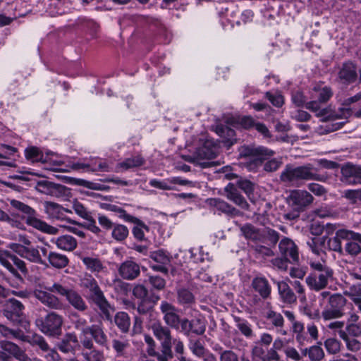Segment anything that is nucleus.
<instances>
[{
    "label": "nucleus",
    "instance_id": "nucleus-1",
    "mask_svg": "<svg viewBox=\"0 0 361 361\" xmlns=\"http://www.w3.org/2000/svg\"><path fill=\"white\" fill-rule=\"evenodd\" d=\"M55 294L64 297L68 302L78 311L85 312L88 308L85 301L78 291L59 282H54L51 286L46 288V290L35 288L33 291L34 297L44 306L50 310H62L65 305Z\"/></svg>",
    "mask_w": 361,
    "mask_h": 361
},
{
    "label": "nucleus",
    "instance_id": "nucleus-2",
    "mask_svg": "<svg viewBox=\"0 0 361 361\" xmlns=\"http://www.w3.org/2000/svg\"><path fill=\"white\" fill-rule=\"evenodd\" d=\"M326 179V175L319 174L317 170L310 164L297 167L286 165L280 175V180L283 183L296 187L300 186L304 180L325 182Z\"/></svg>",
    "mask_w": 361,
    "mask_h": 361
},
{
    "label": "nucleus",
    "instance_id": "nucleus-3",
    "mask_svg": "<svg viewBox=\"0 0 361 361\" xmlns=\"http://www.w3.org/2000/svg\"><path fill=\"white\" fill-rule=\"evenodd\" d=\"M309 264L312 272L305 279L307 285L315 291L324 289L333 279V269L322 257L320 261L311 259Z\"/></svg>",
    "mask_w": 361,
    "mask_h": 361
},
{
    "label": "nucleus",
    "instance_id": "nucleus-4",
    "mask_svg": "<svg viewBox=\"0 0 361 361\" xmlns=\"http://www.w3.org/2000/svg\"><path fill=\"white\" fill-rule=\"evenodd\" d=\"M80 286L91 293L90 298L99 307L102 318L111 321L115 309L109 304L93 276L90 274L85 275L80 280Z\"/></svg>",
    "mask_w": 361,
    "mask_h": 361
},
{
    "label": "nucleus",
    "instance_id": "nucleus-5",
    "mask_svg": "<svg viewBox=\"0 0 361 361\" xmlns=\"http://www.w3.org/2000/svg\"><path fill=\"white\" fill-rule=\"evenodd\" d=\"M9 202L12 209L20 213L21 219H25L27 225L47 234L56 235L59 233L57 228L38 219L36 211L29 205L14 199L10 200Z\"/></svg>",
    "mask_w": 361,
    "mask_h": 361
},
{
    "label": "nucleus",
    "instance_id": "nucleus-6",
    "mask_svg": "<svg viewBox=\"0 0 361 361\" xmlns=\"http://www.w3.org/2000/svg\"><path fill=\"white\" fill-rule=\"evenodd\" d=\"M239 157L247 159L245 167L250 171H256L264 161L274 155V151L264 147L257 145H243L238 149Z\"/></svg>",
    "mask_w": 361,
    "mask_h": 361
},
{
    "label": "nucleus",
    "instance_id": "nucleus-7",
    "mask_svg": "<svg viewBox=\"0 0 361 361\" xmlns=\"http://www.w3.org/2000/svg\"><path fill=\"white\" fill-rule=\"evenodd\" d=\"M240 230L243 237L254 244L262 243L270 246H276L279 240V233L269 228L261 230L247 223L242 225Z\"/></svg>",
    "mask_w": 361,
    "mask_h": 361
},
{
    "label": "nucleus",
    "instance_id": "nucleus-8",
    "mask_svg": "<svg viewBox=\"0 0 361 361\" xmlns=\"http://www.w3.org/2000/svg\"><path fill=\"white\" fill-rule=\"evenodd\" d=\"M9 247L27 261L48 267L47 262L45 259L48 250L47 247L34 246L32 244L29 246H25L20 245V243H11Z\"/></svg>",
    "mask_w": 361,
    "mask_h": 361
},
{
    "label": "nucleus",
    "instance_id": "nucleus-9",
    "mask_svg": "<svg viewBox=\"0 0 361 361\" xmlns=\"http://www.w3.org/2000/svg\"><path fill=\"white\" fill-rule=\"evenodd\" d=\"M347 300L340 293H334L329 298L321 313V317L326 322L341 318L345 312Z\"/></svg>",
    "mask_w": 361,
    "mask_h": 361
},
{
    "label": "nucleus",
    "instance_id": "nucleus-10",
    "mask_svg": "<svg viewBox=\"0 0 361 361\" xmlns=\"http://www.w3.org/2000/svg\"><path fill=\"white\" fill-rule=\"evenodd\" d=\"M63 323V317L55 312H49L44 318L36 320V325L39 329L44 334L50 336L61 334Z\"/></svg>",
    "mask_w": 361,
    "mask_h": 361
},
{
    "label": "nucleus",
    "instance_id": "nucleus-11",
    "mask_svg": "<svg viewBox=\"0 0 361 361\" xmlns=\"http://www.w3.org/2000/svg\"><path fill=\"white\" fill-rule=\"evenodd\" d=\"M24 309L25 307L20 301L16 298H9L6 301L3 314L13 324L18 325L23 321Z\"/></svg>",
    "mask_w": 361,
    "mask_h": 361
},
{
    "label": "nucleus",
    "instance_id": "nucleus-12",
    "mask_svg": "<svg viewBox=\"0 0 361 361\" xmlns=\"http://www.w3.org/2000/svg\"><path fill=\"white\" fill-rule=\"evenodd\" d=\"M207 321L202 317H195L191 320L182 319L180 331L186 336H190L192 334L201 336L206 331Z\"/></svg>",
    "mask_w": 361,
    "mask_h": 361
},
{
    "label": "nucleus",
    "instance_id": "nucleus-13",
    "mask_svg": "<svg viewBox=\"0 0 361 361\" xmlns=\"http://www.w3.org/2000/svg\"><path fill=\"white\" fill-rule=\"evenodd\" d=\"M160 310L163 314V319L166 325L178 330L179 326H181L182 319L178 314L177 308L167 301H162L160 305Z\"/></svg>",
    "mask_w": 361,
    "mask_h": 361
},
{
    "label": "nucleus",
    "instance_id": "nucleus-14",
    "mask_svg": "<svg viewBox=\"0 0 361 361\" xmlns=\"http://www.w3.org/2000/svg\"><path fill=\"white\" fill-rule=\"evenodd\" d=\"M148 329L160 342L161 346H170L171 340L173 337L169 326L164 325L159 320H152L148 324Z\"/></svg>",
    "mask_w": 361,
    "mask_h": 361
},
{
    "label": "nucleus",
    "instance_id": "nucleus-15",
    "mask_svg": "<svg viewBox=\"0 0 361 361\" xmlns=\"http://www.w3.org/2000/svg\"><path fill=\"white\" fill-rule=\"evenodd\" d=\"M44 209L48 218L51 220L71 222V219L66 216V213L71 214L72 211L57 203L46 201L44 203Z\"/></svg>",
    "mask_w": 361,
    "mask_h": 361
},
{
    "label": "nucleus",
    "instance_id": "nucleus-16",
    "mask_svg": "<svg viewBox=\"0 0 361 361\" xmlns=\"http://www.w3.org/2000/svg\"><path fill=\"white\" fill-rule=\"evenodd\" d=\"M357 78V72L356 64L351 61L343 63L338 73V80L339 82L345 85H348L355 82Z\"/></svg>",
    "mask_w": 361,
    "mask_h": 361
},
{
    "label": "nucleus",
    "instance_id": "nucleus-17",
    "mask_svg": "<svg viewBox=\"0 0 361 361\" xmlns=\"http://www.w3.org/2000/svg\"><path fill=\"white\" fill-rule=\"evenodd\" d=\"M281 255L289 259V262L297 263L299 261V253L295 243L287 238H283L279 245Z\"/></svg>",
    "mask_w": 361,
    "mask_h": 361
},
{
    "label": "nucleus",
    "instance_id": "nucleus-18",
    "mask_svg": "<svg viewBox=\"0 0 361 361\" xmlns=\"http://www.w3.org/2000/svg\"><path fill=\"white\" fill-rule=\"evenodd\" d=\"M289 200L293 206L298 210L303 209L313 202L312 195L306 190H293L291 192Z\"/></svg>",
    "mask_w": 361,
    "mask_h": 361
},
{
    "label": "nucleus",
    "instance_id": "nucleus-19",
    "mask_svg": "<svg viewBox=\"0 0 361 361\" xmlns=\"http://www.w3.org/2000/svg\"><path fill=\"white\" fill-rule=\"evenodd\" d=\"M251 288L264 300H267L271 296V286L268 279L264 276L254 277L251 281Z\"/></svg>",
    "mask_w": 361,
    "mask_h": 361
},
{
    "label": "nucleus",
    "instance_id": "nucleus-20",
    "mask_svg": "<svg viewBox=\"0 0 361 361\" xmlns=\"http://www.w3.org/2000/svg\"><path fill=\"white\" fill-rule=\"evenodd\" d=\"M37 186L41 192L56 197L65 196L68 190V188L66 186L48 180L39 182Z\"/></svg>",
    "mask_w": 361,
    "mask_h": 361
},
{
    "label": "nucleus",
    "instance_id": "nucleus-21",
    "mask_svg": "<svg viewBox=\"0 0 361 361\" xmlns=\"http://www.w3.org/2000/svg\"><path fill=\"white\" fill-rule=\"evenodd\" d=\"M118 274L125 280H134L140 274V265L133 260H126L121 264Z\"/></svg>",
    "mask_w": 361,
    "mask_h": 361
},
{
    "label": "nucleus",
    "instance_id": "nucleus-22",
    "mask_svg": "<svg viewBox=\"0 0 361 361\" xmlns=\"http://www.w3.org/2000/svg\"><path fill=\"white\" fill-rule=\"evenodd\" d=\"M264 318L267 323L270 324L273 329H276L277 333L282 336L287 334V331L284 330V319L281 313L269 309L266 312Z\"/></svg>",
    "mask_w": 361,
    "mask_h": 361
},
{
    "label": "nucleus",
    "instance_id": "nucleus-23",
    "mask_svg": "<svg viewBox=\"0 0 361 361\" xmlns=\"http://www.w3.org/2000/svg\"><path fill=\"white\" fill-rule=\"evenodd\" d=\"M78 344V339L75 334L67 333L56 343V347L61 353L74 354Z\"/></svg>",
    "mask_w": 361,
    "mask_h": 361
},
{
    "label": "nucleus",
    "instance_id": "nucleus-24",
    "mask_svg": "<svg viewBox=\"0 0 361 361\" xmlns=\"http://www.w3.org/2000/svg\"><path fill=\"white\" fill-rule=\"evenodd\" d=\"M225 192H226V197L228 200L245 210L249 209V204L245 197L239 193L233 183H230L226 186Z\"/></svg>",
    "mask_w": 361,
    "mask_h": 361
},
{
    "label": "nucleus",
    "instance_id": "nucleus-25",
    "mask_svg": "<svg viewBox=\"0 0 361 361\" xmlns=\"http://www.w3.org/2000/svg\"><path fill=\"white\" fill-rule=\"evenodd\" d=\"M215 132L222 139V142L228 148L232 146L237 140L234 130L226 125H216Z\"/></svg>",
    "mask_w": 361,
    "mask_h": 361
},
{
    "label": "nucleus",
    "instance_id": "nucleus-26",
    "mask_svg": "<svg viewBox=\"0 0 361 361\" xmlns=\"http://www.w3.org/2000/svg\"><path fill=\"white\" fill-rule=\"evenodd\" d=\"M208 203L210 206L215 207L217 210L232 216H238L241 214V212L238 209L219 198L209 199Z\"/></svg>",
    "mask_w": 361,
    "mask_h": 361
},
{
    "label": "nucleus",
    "instance_id": "nucleus-27",
    "mask_svg": "<svg viewBox=\"0 0 361 361\" xmlns=\"http://www.w3.org/2000/svg\"><path fill=\"white\" fill-rule=\"evenodd\" d=\"M46 259H47L48 267L51 266L59 269L66 267L69 262L66 255L54 251H47V255L45 257Z\"/></svg>",
    "mask_w": 361,
    "mask_h": 361
},
{
    "label": "nucleus",
    "instance_id": "nucleus-28",
    "mask_svg": "<svg viewBox=\"0 0 361 361\" xmlns=\"http://www.w3.org/2000/svg\"><path fill=\"white\" fill-rule=\"evenodd\" d=\"M51 241L59 249L68 252L74 250L78 245L76 239L70 235H63L58 238H52Z\"/></svg>",
    "mask_w": 361,
    "mask_h": 361
},
{
    "label": "nucleus",
    "instance_id": "nucleus-29",
    "mask_svg": "<svg viewBox=\"0 0 361 361\" xmlns=\"http://www.w3.org/2000/svg\"><path fill=\"white\" fill-rule=\"evenodd\" d=\"M278 292L281 299L285 303L293 304L297 301V296L290 286L285 281L276 282Z\"/></svg>",
    "mask_w": 361,
    "mask_h": 361
},
{
    "label": "nucleus",
    "instance_id": "nucleus-30",
    "mask_svg": "<svg viewBox=\"0 0 361 361\" xmlns=\"http://www.w3.org/2000/svg\"><path fill=\"white\" fill-rule=\"evenodd\" d=\"M87 334H90L96 343L101 346L106 347L108 343V336L104 330L103 326L101 324H92L90 326Z\"/></svg>",
    "mask_w": 361,
    "mask_h": 361
},
{
    "label": "nucleus",
    "instance_id": "nucleus-31",
    "mask_svg": "<svg viewBox=\"0 0 361 361\" xmlns=\"http://www.w3.org/2000/svg\"><path fill=\"white\" fill-rule=\"evenodd\" d=\"M81 260L86 269L96 276L99 273L104 272L106 270V267L104 265L103 262L97 257L85 256L81 257Z\"/></svg>",
    "mask_w": 361,
    "mask_h": 361
},
{
    "label": "nucleus",
    "instance_id": "nucleus-32",
    "mask_svg": "<svg viewBox=\"0 0 361 361\" xmlns=\"http://www.w3.org/2000/svg\"><path fill=\"white\" fill-rule=\"evenodd\" d=\"M128 223L135 224L132 229V233L134 238L139 241L145 240V232L149 231V227L146 225L142 220L135 216H133Z\"/></svg>",
    "mask_w": 361,
    "mask_h": 361
},
{
    "label": "nucleus",
    "instance_id": "nucleus-33",
    "mask_svg": "<svg viewBox=\"0 0 361 361\" xmlns=\"http://www.w3.org/2000/svg\"><path fill=\"white\" fill-rule=\"evenodd\" d=\"M302 357H307L310 361H322L324 358V351L319 345H314L300 350Z\"/></svg>",
    "mask_w": 361,
    "mask_h": 361
},
{
    "label": "nucleus",
    "instance_id": "nucleus-34",
    "mask_svg": "<svg viewBox=\"0 0 361 361\" xmlns=\"http://www.w3.org/2000/svg\"><path fill=\"white\" fill-rule=\"evenodd\" d=\"M357 166L348 163L341 167L342 182L350 185H355V179L356 176Z\"/></svg>",
    "mask_w": 361,
    "mask_h": 361
},
{
    "label": "nucleus",
    "instance_id": "nucleus-35",
    "mask_svg": "<svg viewBox=\"0 0 361 361\" xmlns=\"http://www.w3.org/2000/svg\"><path fill=\"white\" fill-rule=\"evenodd\" d=\"M275 246H270L267 244H263L262 243H258L253 244L251 246L252 250L254 251V254L256 258L267 259L274 255V252L272 250V247Z\"/></svg>",
    "mask_w": 361,
    "mask_h": 361
},
{
    "label": "nucleus",
    "instance_id": "nucleus-36",
    "mask_svg": "<svg viewBox=\"0 0 361 361\" xmlns=\"http://www.w3.org/2000/svg\"><path fill=\"white\" fill-rule=\"evenodd\" d=\"M339 338L344 342L346 350L350 352V354L361 350V341L357 339L358 337L348 336L341 332Z\"/></svg>",
    "mask_w": 361,
    "mask_h": 361
},
{
    "label": "nucleus",
    "instance_id": "nucleus-37",
    "mask_svg": "<svg viewBox=\"0 0 361 361\" xmlns=\"http://www.w3.org/2000/svg\"><path fill=\"white\" fill-rule=\"evenodd\" d=\"M319 102L311 101L305 104V108L315 114L317 117L321 118L322 121H326L330 116V111L327 108H321Z\"/></svg>",
    "mask_w": 361,
    "mask_h": 361
},
{
    "label": "nucleus",
    "instance_id": "nucleus-38",
    "mask_svg": "<svg viewBox=\"0 0 361 361\" xmlns=\"http://www.w3.org/2000/svg\"><path fill=\"white\" fill-rule=\"evenodd\" d=\"M235 326L240 333L247 338L251 339L255 336L252 324L246 319L235 317Z\"/></svg>",
    "mask_w": 361,
    "mask_h": 361
},
{
    "label": "nucleus",
    "instance_id": "nucleus-39",
    "mask_svg": "<svg viewBox=\"0 0 361 361\" xmlns=\"http://www.w3.org/2000/svg\"><path fill=\"white\" fill-rule=\"evenodd\" d=\"M326 239L325 236L310 238L307 241V245L314 254L317 255H325L323 247L325 246Z\"/></svg>",
    "mask_w": 361,
    "mask_h": 361
},
{
    "label": "nucleus",
    "instance_id": "nucleus-40",
    "mask_svg": "<svg viewBox=\"0 0 361 361\" xmlns=\"http://www.w3.org/2000/svg\"><path fill=\"white\" fill-rule=\"evenodd\" d=\"M149 256L154 262L166 265L170 264L172 259L171 254L163 249L150 252Z\"/></svg>",
    "mask_w": 361,
    "mask_h": 361
},
{
    "label": "nucleus",
    "instance_id": "nucleus-41",
    "mask_svg": "<svg viewBox=\"0 0 361 361\" xmlns=\"http://www.w3.org/2000/svg\"><path fill=\"white\" fill-rule=\"evenodd\" d=\"M22 341H26L29 343L32 346H38L39 348L44 352L49 350V344L46 341L45 338L39 334H33L31 336H25Z\"/></svg>",
    "mask_w": 361,
    "mask_h": 361
},
{
    "label": "nucleus",
    "instance_id": "nucleus-42",
    "mask_svg": "<svg viewBox=\"0 0 361 361\" xmlns=\"http://www.w3.org/2000/svg\"><path fill=\"white\" fill-rule=\"evenodd\" d=\"M11 253L7 250H0V263L2 266L6 268L14 276L22 279L18 271L12 265Z\"/></svg>",
    "mask_w": 361,
    "mask_h": 361
},
{
    "label": "nucleus",
    "instance_id": "nucleus-43",
    "mask_svg": "<svg viewBox=\"0 0 361 361\" xmlns=\"http://www.w3.org/2000/svg\"><path fill=\"white\" fill-rule=\"evenodd\" d=\"M114 322L118 328L123 332L128 331L130 321L128 314L124 312H119L114 317Z\"/></svg>",
    "mask_w": 361,
    "mask_h": 361
},
{
    "label": "nucleus",
    "instance_id": "nucleus-44",
    "mask_svg": "<svg viewBox=\"0 0 361 361\" xmlns=\"http://www.w3.org/2000/svg\"><path fill=\"white\" fill-rule=\"evenodd\" d=\"M241 361H267V358L263 347L256 343L251 349V359L242 357Z\"/></svg>",
    "mask_w": 361,
    "mask_h": 361
},
{
    "label": "nucleus",
    "instance_id": "nucleus-45",
    "mask_svg": "<svg viewBox=\"0 0 361 361\" xmlns=\"http://www.w3.org/2000/svg\"><path fill=\"white\" fill-rule=\"evenodd\" d=\"M129 234L128 228L126 226L119 224H115L111 228V237L117 242H122L127 238Z\"/></svg>",
    "mask_w": 361,
    "mask_h": 361
},
{
    "label": "nucleus",
    "instance_id": "nucleus-46",
    "mask_svg": "<svg viewBox=\"0 0 361 361\" xmlns=\"http://www.w3.org/2000/svg\"><path fill=\"white\" fill-rule=\"evenodd\" d=\"M145 164L144 158L140 155H136L126 159L123 161L118 164V167L128 170L134 167H138Z\"/></svg>",
    "mask_w": 361,
    "mask_h": 361
},
{
    "label": "nucleus",
    "instance_id": "nucleus-47",
    "mask_svg": "<svg viewBox=\"0 0 361 361\" xmlns=\"http://www.w3.org/2000/svg\"><path fill=\"white\" fill-rule=\"evenodd\" d=\"M0 334L2 336L8 339H18L23 341L25 335L20 329H11L4 324H0Z\"/></svg>",
    "mask_w": 361,
    "mask_h": 361
},
{
    "label": "nucleus",
    "instance_id": "nucleus-48",
    "mask_svg": "<svg viewBox=\"0 0 361 361\" xmlns=\"http://www.w3.org/2000/svg\"><path fill=\"white\" fill-rule=\"evenodd\" d=\"M341 241V240H355L361 243V233H356L351 230L339 228L336 231L335 235Z\"/></svg>",
    "mask_w": 361,
    "mask_h": 361
},
{
    "label": "nucleus",
    "instance_id": "nucleus-49",
    "mask_svg": "<svg viewBox=\"0 0 361 361\" xmlns=\"http://www.w3.org/2000/svg\"><path fill=\"white\" fill-rule=\"evenodd\" d=\"M17 216L18 214H16L14 212H11V215H8L0 209V221L7 222L13 227L22 228L23 224L16 219Z\"/></svg>",
    "mask_w": 361,
    "mask_h": 361
},
{
    "label": "nucleus",
    "instance_id": "nucleus-50",
    "mask_svg": "<svg viewBox=\"0 0 361 361\" xmlns=\"http://www.w3.org/2000/svg\"><path fill=\"white\" fill-rule=\"evenodd\" d=\"M25 155L27 160L32 162H44L42 152L37 147H30L25 149Z\"/></svg>",
    "mask_w": 361,
    "mask_h": 361
},
{
    "label": "nucleus",
    "instance_id": "nucleus-51",
    "mask_svg": "<svg viewBox=\"0 0 361 361\" xmlns=\"http://www.w3.org/2000/svg\"><path fill=\"white\" fill-rule=\"evenodd\" d=\"M178 302L181 305H190L195 302V296L192 292L184 288L177 290Z\"/></svg>",
    "mask_w": 361,
    "mask_h": 361
},
{
    "label": "nucleus",
    "instance_id": "nucleus-52",
    "mask_svg": "<svg viewBox=\"0 0 361 361\" xmlns=\"http://www.w3.org/2000/svg\"><path fill=\"white\" fill-rule=\"evenodd\" d=\"M172 347H173L175 356L177 360H179V358L181 356H185V348L183 341L179 337L173 338L170 342V349L172 350Z\"/></svg>",
    "mask_w": 361,
    "mask_h": 361
},
{
    "label": "nucleus",
    "instance_id": "nucleus-53",
    "mask_svg": "<svg viewBox=\"0 0 361 361\" xmlns=\"http://www.w3.org/2000/svg\"><path fill=\"white\" fill-rule=\"evenodd\" d=\"M324 347L329 354L336 355L340 353L341 343L337 338H329L324 343Z\"/></svg>",
    "mask_w": 361,
    "mask_h": 361
},
{
    "label": "nucleus",
    "instance_id": "nucleus-54",
    "mask_svg": "<svg viewBox=\"0 0 361 361\" xmlns=\"http://www.w3.org/2000/svg\"><path fill=\"white\" fill-rule=\"evenodd\" d=\"M188 346L192 354L198 357H203L206 353V349L200 339L190 340Z\"/></svg>",
    "mask_w": 361,
    "mask_h": 361
},
{
    "label": "nucleus",
    "instance_id": "nucleus-55",
    "mask_svg": "<svg viewBox=\"0 0 361 361\" xmlns=\"http://www.w3.org/2000/svg\"><path fill=\"white\" fill-rule=\"evenodd\" d=\"M313 90L319 93L318 101L321 103H325L328 102L329 99L333 96L332 90L330 87L328 86H325L322 88L318 86H314Z\"/></svg>",
    "mask_w": 361,
    "mask_h": 361
},
{
    "label": "nucleus",
    "instance_id": "nucleus-56",
    "mask_svg": "<svg viewBox=\"0 0 361 361\" xmlns=\"http://www.w3.org/2000/svg\"><path fill=\"white\" fill-rule=\"evenodd\" d=\"M90 350V352L83 351L82 353L86 361H104L105 359L102 352L95 348Z\"/></svg>",
    "mask_w": 361,
    "mask_h": 361
},
{
    "label": "nucleus",
    "instance_id": "nucleus-57",
    "mask_svg": "<svg viewBox=\"0 0 361 361\" xmlns=\"http://www.w3.org/2000/svg\"><path fill=\"white\" fill-rule=\"evenodd\" d=\"M70 223L74 224V226L62 225L61 226L65 228L68 231L82 238H85L86 235L85 231L82 230V228H84V224L82 223L76 222L75 221H72L71 219Z\"/></svg>",
    "mask_w": 361,
    "mask_h": 361
},
{
    "label": "nucleus",
    "instance_id": "nucleus-58",
    "mask_svg": "<svg viewBox=\"0 0 361 361\" xmlns=\"http://www.w3.org/2000/svg\"><path fill=\"white\" fill-rule=\"evenodd\" d=\"M341 332L348 336L359 337L361 336V324H346L344 331L338 332V336Z\"/></svg>",
    "mask_w": 361,
    "mask_h": 361
},
{
    "label": "nucleus",
    "instance_id": "nucleus-59",
    "mask_svg": "<svg viewBox=\"0 0 361 361\" xmlns=\"http://www.w3.org/2000/svg\"><path fill=\"white\" fill-rule=\"evenodd\" d=\"M73 316L75 317V319L73 322L74 328L76 330L80 331L82 334H87V331L90 329V326L87 325V322L86 319L80 317L78 314H74Z\"/></svg>",
    "mask_w": 361,
    "mask_h": 361
},
{
    "label": "nucleus",
    "instance_id": "nucleus-60",
    "mask_svg": "<svg viewBox=\"0 0 361 361\" xmlns=\"http://www.w3.org/2000/svg\"><path fill=\"white\" fill-rule=\"evenodd\" d=\"M72 208L78 216L84 219H88L91 216L88 209L78 200L73 202Z\"/></svg>",
    "mask_w": 361,
    "mask_h": 361
},
{
    "label": "nucleus",
    "instance_id": "nucleus-61",
    "mask_svg": "<svg viewBox=\"0 0 361 361\" xmlns=\"http://www.w3.org/2000/svg\"><path fill=\"white\" fill-rule=\"evenodd\" d=\"M326 238L327 247L329 250H332L340 254L343 253L341 241L335 235L333 238Z\"/></svg>",
    "mask_w": 361,
    "mask_h": 361
},
{
    "label": "nucleus",
    "instance_id": "nucleus-62",
    "mask_svg": "<svg viewBox=\"0 0 361 361\" xmlns=\"http://www.w3.org/2000/svg\"><path fill=\"white\" fill-rule=\"evenodd\" d=\"M0 346L3 351L5 353H9L11 354L13 357L16 356V355L19 352V350L21 349L18 345L16 343L7 341H2L0 342Z\"/></svg>",
    "mask_w": 361,
    "mask_h": 361
},
{
    "label": "nucleus",
    "instance_id": "nucleus-63",
    "mask_svg": "<svg viewBox=\"0 0 361 361\" xmlns=\"http://www.w3.org/2000/svg\"><path fill=\"white\" fill-rule=\"evenodd\" d=\"M357 242L351 240L345 243L344 249L348 255L355 257L361 252V246Z\"/></svg>",
    "mask_w": 361,
    "mask_h": 361
},
{
    "label": "nucleus",
    "instance_id": "nucleus-64",
    "mask_svg": "<svg viewBox=\"0 0 361 361\" xmlns=\"http://www.w3.org/2000/svg\"><path fill=\"white\" fill-rule=\"evenodd\" d=\"M161 353L157 355L158 361H169L173 357V350L170 349V346H161Z\"/></svg>",
    "mask_w": 361,
    "mask_h": 361
}]
</instances>
